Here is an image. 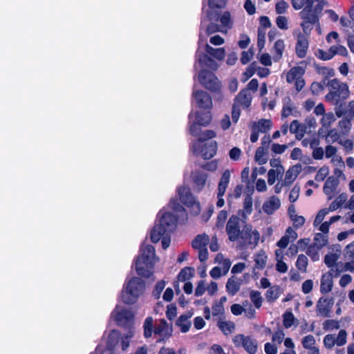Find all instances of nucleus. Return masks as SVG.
<instances>
[{
	"instance_id": "1",
	"label": "nucleus",
	"mask_w": 354,
	"mask_h": 354,
	"mask_svg": "<svg viewBox=\"0 0 354 354\" xmlns=\"http://www.w3.org/2000/svg\"><path fill=\"white\" fill-rule=\"evenodd\" d=\"M169 205L176 215L171 212H164L151 231V241L156 243L162 239V247L167 249L170 245V234L173 232L177 224H185L188 220V214L185 207L178 202V199L172 198Z\"/></svg>"
},
{
	"instance_id": "2",
	"label": "nucleus",
	"mask_w": 354,
	"mask_h": 354,
	"mask_svg": "<svg viewBox=\"0 0 354 354\" xmlns=\"http://www.w3.org/2000/svg\"><path fill=\"white\" fill-rule=\"evenodd\" d=\"M215 136L216 133L213 130L203 131L198 141L192 145L194 153L196 156H201L205 160L212 158L216 153L217 143L215 141H206Z\"/></svg>"
},
{
	"instance_id": "3",
	"label": "nucleus",
	"mask_w": 354,
	"mask_h": 354,
	"mask_svg": "<svg viewBox=\"0 0 354 354\" xmlns=\"http://www.w3.org/2000/svg\"><path fill=\"white\" fill-rule=\"evenodd\" d=\"M145 283L139 277H132L124 285L121 299L126 304H134L144 294Z\"/></svg>"
},
{
	"instance_id": "4",
	"label": "nucleus",
	"mask_w": 354,
	"mask_h": 354,
	"mask_svg": "<svg viewBox=\"0 0 354 354\" xmlns=\"http://www.w3.org/2000/svg\"><path fill=\"white\" fill-rule=\"evenodd\" d=\"M205 53H196L197 60L201 66H205L212 71L218 68V64L216 61H221V48H214L208 44H205Z\"/></svg>"
},
{
	"instance_id": "5",
	"label": "nucleus",
	"mask_w": 354,
	"mask_h": 354,
	"mask_svg": "<svg viewBox=\"0 0 354 354\" xmlns=\"http://www.w3.org/2000/svg\"><path fill=\"white\" fill-rule=\"evenodd\" d=\"M209 10L207 17L211 23L207 26V34L211 35L216 32H221V24L214 22H221V0H209Z\"/></svg>"
},
{
	"instance_id": "6",
	"label": "nucleus",
	"mask_w": 354,
	"mask_h": 354,
	"mask_svg": "<svg viewBox=\"0 0 354 354\" xmlns=\"http://www.w3.org/2000/svg\"><path fill=\"white\" fill-rule=\"evenodd\" d=\"M326 86L329 88V93L326 95V100L330 103L337 102L340 98L346 100L349 96V90L347 84L337 79L328 80Z\"/></svg>"
},
{
	"instance_id": "7",
	"label": "nucleus",
	"mask_w": 354,
	"mask_h": 354,
	"mask_svg": "<svg viewBox=\"0 0 354 354\" xmlns=\"http://www.w3.org/2000/svg\"><path fill=\"white\" fill-rule=\"evenodd\" d=\"M158 261L155 248L147 244L140 248L139 254L133 259L132 266H155Z\"/></svg>"
},
{
	"instance_id": "8",
	"label": "nucleus",
	"mask_w": 354,
	"mask_h": 354,
	"mask_svg": "<svg viewBox=\"0 0 354 354\" xmlns=\"http://www.w3.org/2000/svg\"><path fill=\"white\" fill-rule=\"evenodd\" d=\"M178 194L180 202L189 209L190 214L198 216L201 212L200 203L193 196L188 186H182L178 189Z\"/></svg>"
},
{
	"instance_id": "9",
	"label": "nucleus",
	"mask_w": 354,
	"mask_h": 354,
	"mask_svg": "<svg viewBox=\"0 0 354 354\" xmlns=\"http://www.w3.org/2000/svg\"><path fill=\"white\" fill-rule=\"evenodd\" d=\"M198 79L205 88L212 92L218 91L221 87V82L212 71L202 69L198 75Z\"/></svg>"
},
{
	"instance_id": "10",
	"label": "nucleus",
	"mask_w": 354,
	"mask_h": 354,
	"mask_svg": "<svg viewBox=\"0 0 354 354\" xmlns=\"http://www.w3.org/2000/svg\"><path fill=\"white\" fill-rule=\"evenodd\" d=\"M344 271L354 272V267H331L328 273L322 275L321 279L320 291L325 294L329 292L333 288V272H335V277H337L339 272Z\"/></svg>"
},
{
	"instance_id": "11",
	"label": "nucleus",
	"mask_w": 354,
	"mask_h": 354,
	"mask_svg": "<svg viewBox=\"0 0 354 354\" xmlns=\"http://www.w3.org/2000/svg\"><path fill=\"white\" fill-rule=\"evenodd\" d=\"M196 121L189 126V133L194 137L201 134V127L207 126L212 120V115L209 111L206 112L196 111L195 113Z\"/></svg>"
},
{
	"instance_id": "12",
	"label": "nucleus",
	"mask_w": 354,
	"mask_h": 354,
	"mask_svg": "<svg viewBox=\"0 0 354 354\" xmlns=\"http://www.w3.org/2000/svg\"><path fill=\"white\" fill-rule=\"evenodd\" d=\"M209 238L206 234H198L192 241V248L198 252V257L201 263L205 262L208 258L207 245Z\"/></svg>"
},
{
	"instance_id": "13",
	"label": "nucleus",
	"mask_w": 354,
	"mask_h": 354,
	"mask_svg": "<svg viewBox=\"0 0 354 354\" xmlns=\"http://www.w3.org/2000/svg\"><path fill=\"white\" fill-rule=\"evenodd\" d=\"M272 123L270 120L266 119H261L257 122H252L250 124L252 130L250 135V141L253 143L256 142L259 136V133H265L271 129Z\"/></svg>"
},
{
	"instance_id": "14",
	"label": "nucleus",
	"mask_w": 354,
	"mask_h": 354,
	"mask_svg": "<svg viewBox=\"0 0 354 354\" xmlns=\"http://www.w3.org/2000/svg\"><path fill=\"white\" fill-rule=\"evenodd\" d=\"M111 315L118 324L121 326L127 325L133 317V314L131 310L118 306L115 307Z\"/></svg>"
},
{
	"instance_id": "15",
	"label": "nucleus",
	"mask_w": 354,
	"mask_h": 354,
	"mask_svg": "<svg viewBox=\"0 0 354 354\" xmlns=\"http://www.w3.org/2000/svg\"><path fill=\"white\" fill-rule=\"evenodd\" d=\"M193 96L200 109H211L212 107V97L205 91L198 90L193 93Z\"/></svg>"
},
{
	"instance_id": "16",
	"label": "nucleus",
	"mask_w": 354,
	"mask_h": 354,
	"mask_svg": "<svg viewBox=\"0 0 354 354\" xmlns=\"http://www.w3.org/2000/svg\"><path fill=\"white\" fill-rule=\"evenodd\" d=\"M294 34L297 37L296 54L299 58H304L306 57L308 48V37L302 34L299 30L295 31Z\"/></svg>"
},
{
	"instance_id": "17",
	"label": "nucleus",
	"mask_w": 354,
	"mask_h": 354,
	"mask_svg": "<svg viewBox=\"0 0 354 354\" xmlns=\"http://www.w3.org/2000/svg\"><path fill=\"white\" fill-rule=\"evenodd\" d=\"M333 304L334 300L333 298L328 299L321 297L316 306L317 315H321L324 317H330Z\"/></svg>"
},
{
	"instance_id": "18",
	"label": "nucleus",
	"mask_w": 354,
	"mask_h": 354,
	"mask_svg": "<svg viewBox=\"0 0 354 354\" xmlns=\"http://www.w3.org/2000/svg\"><path fill=\"white\" fill-rule=\"evenodd\" d=\"M241 238L245 239L248 245L254 247L257 245L260 234L256 230H252V226L245 225L241 231Z\"/></svg>"
},
{
	"instance_id": "19",
	"label": "nucleus",
	"mask_w": 354,
	"mask_h": 354,
	"mask_svg": "<svg viewBox=\"0 0 354 354\" xmlns=\"http://www.w3.org/2000/svg\"><path fill=\"white\" fill-rule=\"evenodd\" d=\"M171 328L167 324V321L165 319H160V322L154 328V334L160 337L156 342H160L169 338L171 335Z\"/></svg>"
},
{
	"instance_id": "20",
	"label": "nucleus",
	"mask_w": 354,
	"mask_h": 354,
	"mask_svg": "<svg viewBox=\"0 0 354 354\" xmlns=\"http://www.w3.org/2000/svg\"><path fill=\"white\" fill-rule=\"evenodd\" d=\"M239 218L236 216L231 217L227 222L226 231L231 241H235L239 236H241V232L239 229Z\"/></svg>"
},
{
	"instance_id": "21",
	"label": "nucleus",
	"mask_w": 354,
	"mask_h": 354,
	"mask_svg": "<svg viewBox=\"0 0 354 354\" xmlns=\"http://www.w3.org/2000/svg\"><path fill=\"white\" fill-rule=\"evenodd\" d=\"M207 174L201 170H195L192 173L194 188L200 192L205 186L207 180Z\"/></svg>"
},
{
	"instance_id": "22",
	"label": "nucleus",
	"mask_w": 354,
	"mask_h": 354,
	"mask_svg": "<svg viewBox=\"0 0 354 354\" xmlns=\"http://www.w3.org/2000/svg\"><path fill=\"white\" fill-rule=\"evenodd\" d=\"M342 252L339 245H334L330 249L324 257V263L326 266H334L339 259Z\"/></svg>"
},
{
	"instance_id": "23",
	"label": "nucleus",
	"mask_w": 354,
	"mask_h": 354,
	"mask_svg": "<svg viewBox=\"0 0 354 354\" xmlns=\"http://www.w3.org/2000/svg\"><path fill=\"white\" fill-rule=\"evenodd\" d=\"M301 170L302 166L300 164H297L290 167L286 173L282 185L288 186L292 184Z\"/></svg>"
},
{
	"instance_id": "24",
	"label": "nucleus",
	"mask_w": 354,
	"mask_h": 354,
	"mask_svg": "<svg viewBox=\"0 0 354 354\" xmlns=\"http://www.w3.org/2000/svg\"><path fill=\"white\" fill-rule=\"evenodd\" d=\"M252 100V95L247 89L241 90L235 98L234 104L238 106H242L243 108H248L250 106Z\"/></svg>"
},
{
	"instance_id": "25",
	"label": "nucleus",
	"mask_w": 354,
	"mask_h": 354,
	"mask_svg": "<svg viewBox=\"0 0 354 354\" xmlns=\"http://www.w3.org/2000/svg\"><path fill=\"white\" fill-rule=\"evenodd\" d=\"M297 238V233L291 227H288L284 236L277 242V245L281 248H286L290 243L293 242Z\"/></svg>"
},
{
	"instance_id": "26",
	"label": "nucleus",
	"mask_w": 354,
	"mask_h": 354,
	"mask_svg": "<svg viewBox=\"0 0 354 354\" xmlns=\"http://www.w3.org/2000/svg\"><path fill=\"white\" fill-rule=\"evenodd\" d=\"M281 206L280 199L275 196L270 197L263 205V210L268 214H272Z\"/></svg>"
},
{
	"instance_id": "27",
	"label": "nucleus",
	"mask_w": 354,
	"mask_h": 354,
	"mask_svg": "<svg viewBox=\"0 0 354 354\" xmlns=\"http://www.w3.org/2000/svg\"><path fill=\"white\" fill-rule=\"evenodd\" d=\"M193 313L190 311L186 312L185 314L181 315L176 320V325L180 328L181 332L187 333L192 325L190 318L192 317Z\"/></svg>"
},
{
	"instance_id": "28",
	"label": "nucleus",
	"mask_w": 354,
	"mask_h": 354,
	"mask_svg": "<svg viewBox=\"0 0 354 354\" xmlns=\"http://www.w3.org/2000/svg\"><path fill=\"white\" fill-rule=\"evenodd\" d=\"M339 181L334 177H329L325 182L323 190L325 194L328 196L329 200L333 197V194L336 190Z\"/></svg>"
},
{
	"instance_id": "29",
	"label": "nucleus",
	"mask_w": 354,
	"mask_h": 354,
	"mask_svg": "<svg viewBox=\"0 0 354 354\" xmlns=\"http://www.w3.org/2000/svg\"><path fill=\"white\" fill-rule=\"evenodd\" d=\"M306 127L304 124L299 123L298 120H293L290 124V131L295 134L298 140H301L305 134Z\"/></svg>"
},
{
	"instance_id": "30",
	"label": "nucleus",
	"mask_w": 354,
	"mask_h": 354,
	"mask_svg": "<svg viewBox=\"0 0 354 354\" xmlns=\"http://www.w3.org/2000/svg\"><path fill=\"white\" fill-rule=\"evenodd\" d=\"M301 18L303 20L307 21L311 24H317L319 22V16L313 12V8H309V6H306L302 11L299 13Z\"/></svg>"
},
{
	"instance_id": "31",
	"label": "nucleus",
	"mask_w": 354,
	"mask_h": 354,
	"mask_svg": "<svg viewBox=\"0 0 354 354\" xmlns=\"http://www.w3.org/2000/svg\"><path fill=\"white\" fill-rule=\"evenodd\" d=\"M342 29L345 32L347 38H354V23L348 18L342 17L340 19Z\"/></svg>"
},
{
	"instance_id": "32",
	"label": "nucleus",
	"mask_w": 354,
	"mask_h": 354,
	"mask_svg": "<svg viewBox=\"0 0 354 354\" xmlns=\"http://www.w3.org/2000/svg\"><path fill=\"white\" fill-rule=\"evenodd\" d=\"M304 71L301 67H293L286 74V81L288 83L295 82L302 77Z\"/></svg>"
},
{
	"instance_id": "33",
	"label": "nucleus",
	"mask_w": 354,
	"mask_h": 354,
	"mask_svg": "<svg viewBox=\"0 0 354 354\" xmlns=\"http://www.w3.org/2000/svg\"><path fill=\"white\" fill-rule=\"evenodd\" d=\"M344 100H345L340 98V100H337V102H331L335 106V112L338 118H341L344 115L346 116L347 104L344 102Z\"/></svg>"
},
{
	"instance_id": "34",
	"label": "nucleus",
	"mask_w": 354,
	"mask_h": 354,
	"mask_svg": "<svg viewBox=\"0 0 354 354\" xmlns=\"http://www.w3.org/2000/svg\"><path fill=\"white\" fill-rule=\"evenodd\" d=\"M241 279L235 280V278L229 279L226 284V289L229 294L234 295L240 288Z\"/></svg>"
},
{
	"instance_id": "35",
	"label": "nucleus",
	"mask_w": 354,
	"mask_h": 354,
	"mask_svg": "<svg viewBox=\"0 0 354 354\" xmlns=\"http://www.w3.org/2000/svg\"><path fill=\"white\" fill-rule=\"evenodd\" d=\"M243 347L250 354H254L257 351V341L250 336H246Z\"/></svg>"
},
{
	"instance_id": "36",
	"label": "nucleus",
	"mask_w": 354,
	"mask_h": 354,
	"mask_svg": "<svg viewBox=\"0 0 354 354\" xmlns=\"http://www.w3.org/2000/svg\"><path fill=\"white\" fill-rule=\"evenodd\" d=\"M252 198L250 195H247L243 203V209L241 216L245 219L247 216L252 213Z\"/></svg>"
},
{
	"instance_id": "37",
	"label": "nucleus",
	"mask_w": 354,
	"mask_h": 354,
	"mask_svg": "<svg viewBox=\"0 0 354 354\" xmlns=\"http://www.w3.org/2000/svg\"><path fill=\"white\" fill-rule=\"evenodd\" d=\"M120 335L118 331L112 330L109 335L107 340V347L109 350H112L119 342Z\"/></svg>"
},
{
	"instance_id": "38",
	"label": "nucleus",
	"mask_w": 354,
	"mask_h": 354,
	"mask_svg": "<svg viewBox=\"0 0 354 354\" xmlns=\"http://www.w3.org/2000/svg\"><path fill=\"white\" fill-rule=\"evenodd\" d=\"M328 243V237L326 234L322 233H317L315 235L313 239V243L312 245L317 247L319 249H322L324 246H326Z\"/></svg>"
},
{
	"instance_id": "39",
	"label": "nucleus",
	"mask_w": 354,
	"mask_h": 354,
	"mask_svg": "<svg viewBox=\"0 0 354 354\" xmlns=\"http://www.w3.org/2000/svg\"><path fill=\"white\" fill-rule=\"evenodd\" d=\"M268 150L265 149L263 148H257L255 153V160L259 165H263L268 161Z\"/></svg>"
},
{
	"instance_id": "40",
	"label": "nucleus",
	"mask_w": 354,
	"mask_h": 354,
	"mask_svg": "<svg viewBox=\"0 0 354 354\" xmlns=\"http://www.w3.org/2000/svg\"><path fill=\"white\" fill-rule=\"evenodd\" d=\"M285 48L284 41L282 39H278L274 45V50L275 55H274V60L275 62L279 61L283 55Z\"/></svg>"
},
{
	"instance_id": "41",
	"label": "nucleus",
	"mask_w": 354,
	"mask_h": 354,
	"mask_svg": "<svg viewBox=\"0 0 354 354\" xmlns=\"http://www.w3.org/2000/svg\"><path fill=\"white\" fill-rule=\"evenodd\" d=\"M280 294V289L279 286H271L266 292V298L268 302H273L279 297Z\"/></svg>"
},
{
	"instance_id": "42",
	"label": "nucleus",
	"mask_w": 354,
	"mask_h": 354,
	"mask_svg": "<svg viewBox=\"0 0 354 354\" xmlns=\"http://www.w3.org/2000/svg\"><path fill=\"white\" fill-rule=\"evenodd\" d=\"M233 26V20L229 12L223 13V33H226Z\"/></svg>"
},
{
	"instance_id": "43",
	"label": "nucleus",
	"mask_w": 354,
	"mask_h": 354,
	"mask_svg": "<svg viewBox=\"0 0 354 354\" xmlns=\"http://www.w3.org/2000/svg\"><path fill=\"white\" fill-rule=\"evenodd\" d=\"M283 326L286 328H290L295 321V317L291 310H287L283 315Z\"/></svg>"
},
{
	"instance_id": "44",
	"label": "nucleus",
	"mask_w": 354,
	"mask_h": 354,
	"mask_svg": "<svg viewBox=\"0 0 354 354\" xmlns=\"http://www.w3.org/2000/svg\"><path fill=\"white\" fill-rule=\"evenodd\" d=\"M221 300L218 302H216L213 306H212V315L214 317H217V326L218 327L221 329Z\"/></svg>"
},
{
	"instance_id": "45",
	"label": "nucleus",
	"mask_w": 354,
	"mask_h": 354,
	"mask_svg": "<svg viewBox=\"0 0 354 354\" xmlns=\"http://www.w3.org/2000/svg\"><path fill=\"white\" fill-rule=\"evenodd\" d=\"M136 272L138 275L145 278H152L153 272L151 270V267H136Z\"/></svg>"
},
{
	"instance_id": "46",
	"label": "nucleus",
	"mask_w": 354,
	"mask_h": 354,
	"mask_svg": "<svg viewBox=\"0 0 354 354\" xmlns=\"http://www.w3.org/2000/svg\"><path fill=\"white\" fill-rule=\"evenodd\" d=\"M321 249L315 247L313 245H310L308 247L306 254L311 258L313 261H317L319 260V252Z\"/></svg>"
},
{
	"instance_id": "47",
	"label": "nucleus",
	"mask_w": 354,
	"mask_h": 354,
	"mask_svg": "<svg viewBox=\"0 0 354 354\" xmlns=\"http://www.w3.org/2000/svg\"><path fill=\"white\" fill-rule=\"evenodd\" d=\"M341 138H342L340 137L338 131L335 129H333L328 131V133L326 136V141L327 142H339Z\"/></svg>"
},
{
	"instance_id": "48",
	"label": "nucleus",
	"mask_w": 354,
	"mask_h": 354,
	"mask_svg": "<svg viewBox=\"0 0 354 354\" xmlns=\"http://www.w3.org/2000/svg\"><path fill=\"white\" fill-rule=\"evenodd\" d=\"M250 299L257 308H259L261 306L263 299L259 292L252 291L250 292Z\"/></svg>"
},
{
	"instance_id": "49",
	"label": "nucleus",
	"mask_w": 354,
	"mask_h": 354,
	"mask_svg": "<svg viewBox=\"0 0 354 354\" xmlns=\"http://www.w3.org/2000/svg\"><path fill=\"white\" fill-rule=\"evenodd\" d=\"M339 323L338 321L334 319H327L324 322L323 328L324 330H331L333 329L339 328Z\"/></svg>"
},
{
	"instance_id": "50",
	"label": "nucleus",
	"mask_w": 354,
	"mask_h": 354,
	"mask_svg": "<svg viewBox=\"0 0 354 354\" xmlns=\"http://www.w3.org/2000/svg\"><path fill=\"white\" fill-rule=\"evenodd\" d=\"M344 256L351 262H354V241L346 246Z\"/></svg>"
},
{
	"instance_id": "51",
	"label": "nucleus",
	"mask_w": 354,
	"mask_h": 354,
	"mask_svg": "<svg viewBox=\"0 0 354 354\" xmlns=\"http://www.w3.org/2000/svg\"><path fill=\"white\" fill-rule=\"evenodd\" d=\"M265 41H266V30L263 28L259 27L258 28L257 46L260 50L263 48V47L265 46Z\"/></svg>"
},
{
	"instance_id": "52",
	"label": "nucleus",
	"mask_w": 354,
	"mask_h": 354,
	"mask_svg": "<svg viewBox=\"0 0 354 354\" xmlns=\"http://www.w3.org/2000/svg\"><path fill=\"white\" fill-rule=\"evenodd\" d=\"M335 120V116L333 113H328L324 115L322 119V124L324 127H328Z\"/></svg>"
},
{
	"instance_id": "53",
	"label": "nucleus",
	"mask_w": 354,
	"mask_h": 354,
	"mask_svg": "<svg viewBox=\"0 0 354 354\" xmlns=\"http://www.w3.org/2000/svg\"><path fill=\"white\" fill-rule=\"evenodd\" d=\"M328 213H329V210H327L326 208L321 209L317 213V214L314 220V222H313L314 226H318L319 225H320L321 223H322L326 215H327Z\"/></svg>"
},
{
	"instance_id": "54",
	"label": "nucleus",
	"mask_w": 354,
	"mask_h": 354,
	"mask_svg": "<svg viewBox=\"0 0 354 354\" xmlns=\"http://www.w3.org/2000/svg\"><path fill=\"white\" fill-rule=\"evenodd\" d=\"M336 344L335 335L328 334L324 338V344L327 348H332Z\"/></svg>"
},
{
	"instance_id": "55",
	"label": "nucleus",
	"mask_w": 354,
	"mask_h": 354,
	"mask_svg": "<svg viewBox=\"0 0 354 354\" xmlns=\"http://www.w3.org/2000/svg\"><path fill=\"white\" fill-rule=\"evenodd\" d=\"M192 275V270L189 267H185L181 270L180 273L178 275V279L179 281H185L189 279Z\"/></svg>"
},
{
	"instance_id": "56",
	"label": "nucleus",
	"mask_w": 354,
	"mask_h": 354,
	"mask_svg": "<svg viewBox=\"0 0 354 354\" xmlns=\"http://www.w3.org/2000/svg\"><path fill=\"white\" fill-rule=\"evenodd\" d=\"M300 193V187L297 185H295L292 189L290 190L289 194V201L291 203H295L299 198Z\"/></svg>"
},
{
	"instance_id": "57",
	"label": "nucleus",
	"mask_w": 354,
	"mask_h": 354,
	"mask_svg": "<svg viewBox=\"0 0 354 354\" xmlns=\"http://www.w3.org/2000/svg\"><path fill=\"white\" fill-rule=\"evenodd\" d=\"M302 346L304 348H310L315 344V337L311 335H308L305 336L302 339Z\"/></svg>"
},
{
	"instance_id": "58",
	"label": "nucleus",
	"mask_w": 354,
	"mask_h": 354,
	"mask_svg": "<svg viewBox=\"0 0 354 354\" xmlns=\"http://www.w3.org/2000/svg\"><path fill=\"white\" fill-rule=\"evenodd\" d=\"M235 324L234 322L228 321H223V333L225 335H228L234 331Z\"/></svg>"
},
{
	"instance_id": "59",
	"label": "nucleus",
	"mask_w": 354,
	"mask_h": 354,
	"mask_svg": "<svg viewBox=\"0 0 354 354\" xmlns=\"http://www.w3.org/2000/svg\"><path fill=\"white\" fill-rule=\"evenodd\" d=\"M347 333L345 330H340L337 337H335L336 344L339 346H343L346 343Z\"/></svg>"
},
{
	"instance_id": "60",
	"label": "nucleus",
	"mask_w": 354,
	"mask_h": 354,
	"mask_svg": "<svg viewBox=\"0 0 354 354\" xmlns=\"http://www.w3.org/2000/svg\"><path fill=\"white\" fill-rule=\"evenodd\" d=\"M165 285H166V283L163 280L159 281L156 283L154 290L153 292V295L156 298L158 299L160 297V295L161 292H162V290H164Z\"/></svg>"
},
{
	"instance_id": "61",
	"label": "nucleus",
	"mask_w": 354,
	"mask_h": 354,
	"mask_svg": "<svg viewBox=\"0 0 354 354\" xmlns=\"http://www.w3.org/2000/svg\"><path fill=\"white\" fill-rule=\"evenodd\" d=\"M289 6L287 2L285 1H280L277 3L275 6L276 12L277 14H283L285 13L288 8Z\"/></svg>"
},
{
	"instance_id": "62",
	"label": "nucleus",
	"mask_w": 354,
	"mask_h": 354,
	"mask_svg": "<svg viewBox=\"0 0 354 354\" xmlns=\"http://www.w3.org/2000/svg\"><path fill=\"white\" fill-rule=\"evenodd\" d=\"M339 127L344 133H346L350 131L351 122L349 120L343 119L339 122Z\"/></svg>"
},
{
	"instance_id": "63",
	"label": "nucleus",
	"mask_w": 354,
	"mask_h": 354,
	"mask_svg": "<svg viewBox=\"0 0 354 354\" xmlns=\"http://www.w3.org/2000/svg\"><path fill=\"white\" fill-rule=\"evenodd\" d=\"M288 145H279L277 143H273L271 147V150L274 153L281 154L286 151Z\"/></svg>"
},
{
	"instance_id": "64",
	"label": "nucleus",
	"mask_w": 354,
	"mask_h": 354,
	"mask_svg": "<svg viewBox=\"0 0 354 354\" xmlns=\"http://www.w3.org/2000/svg\"><path fill=\"white\" fill-rule=\"evenodd\" d=\"M276 24L277 26L282 30H287L288 27V19L284 16H279L276 19Z\"/></svg>"
}]
</instances>
